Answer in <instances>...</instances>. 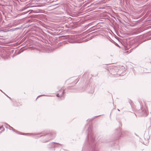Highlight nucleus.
<instances>
[{
    "label": "nucleus",
    "instance_id": "obj_2",
    "mask_svg": "<svg viewBox=\"0 0 151 151\" xmlns=\"http://www.w3.org/2000/svg\"><path fill=\"white\" fill-rule=\"evenodd\" d=\"M4 130V128L3 127L1 126L0 127V133H1Z\"/></svg>",
    "mask_w": 151,
    "mask_h": 151
},
{
    "label": "nucleus",
    "instance_id": "obj_1",
    "mask_svg": "<svg viewBox=\"0 0 151 151\" xmlns=\"http://www.w3.org/2000/svg\"><path fill=\"white\" fill-rule=\"evenodd\" d=\"M64 91L63 90L61 89L59 91L58 93L57 94V96L58 97H60L62 96L64 93Z\"/></svg>",
    "mask_w": 151,
    "mask_h": 151
}]
</instances>
